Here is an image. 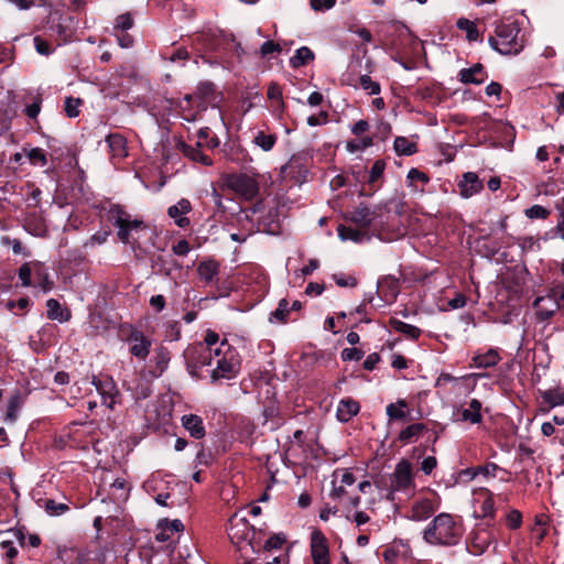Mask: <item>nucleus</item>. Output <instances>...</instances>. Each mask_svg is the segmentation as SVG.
I'll use <instances>...</instances> for the list:
<instances>
[{
    "label": "nucleus",
    "instance_id": "39",
    "mask_svg": "<svg viewBox=\"0 0 564 564\" xmlns=\"http://www.w3.org/2000/svg\"><path fill=\"white\" fill-rule=\"evenodd\" d=\"M408 403L405 400L400 399L395 403H390L387 405V415L390 420H403L406 417Z\"/></svg>",
    "mask_w": 564,
    "mask_h": 564
},
{
    "label": "nucleus",
    "instance_id": "9",
    "mask_svg": "<svg viewBox=\"0 0 564 564\" xmlns=\"http://www.w3.org/2000/svg\"><path fill=\"white\" fill-rule=\"evenodd\" d=\"M170 360V350L164 346L156 347L147 367L140 371L141 378L156 379L161 377L167 369Z\"/></svg>",
    "mask_w": 564,
    "mask_h": 564
},
{
    "label": "nucleus",
    "instance_id": "18",
    "mask_svg": "<svg viewBox=\"0 0 564 564\" xmlns=\"http://www.w3.org/2000/svg\"><path fill=\"white\" fill-rule=\"evenodd\" d=\"M128 343L130 345L129 351L133 357L142 361L147 359L152 346L150 338L142 332L133 330L128 338Z\"/></svg>",
    "mask_w": 564,
    "mask_h": 564
},
{
    "label": "nucleus",
    "instance_id": "61",
    "mask_svg": "<svg viewBox=\"0 0 564 564\" xmlns=\"http://www.w3.org/2000/svg\"><path fill=\"white\" fill-rule=\"evenodd\" d=\"M144 379L147 380V382L145 383H141L140 386H138L135 388V397L138 399H147L152 393L150 381H152L153 379H149V378H144Z\"/></svg>",
    "mask_w": 564,
    "mask_h": 564
},
{
    "label": "nucleus",
    "instance_id": "16",
    "mask_svg": "<svg viewBox=\"0 0 564 564\" xmlns=\"http://www.w3.org/2000/svg\"><path fill=\"white\" fill-rule=\"evenodd\" d=\"M311 555L314 564H330L327 539L318 529L311 533Z\"/></svg>",
    "mask_w": 564,
    "mask_h": 564
},
{
    "label": "nucleus",
    "instance_id": "44",
    "mask_svg": "<svg viewBox=\"0 0 564 564\" xmlns=\"http://www.w3.org/2000/svg\"><path fill=\"white\" fill-rule=\"evenodd\" d=\"M26 156L32 165L45 166L47 163L46 153L41 148H34L28 151Z\"/></svg>",
    "mask_w": 564,
    "mask_h": 564
},
{
    "label": "nucleus",
    "instance_id": "5",
    "mask_svg": "<svg viewBox=\"0 0 564 564\" xmlns=\"http://www.w3.org/2000/svg\"><path fill=\"white\" fill-rule=\"evenodd\" d=\"M183 358L188 375L194 379H200V370L204 367L214 365V349H209L206 345L194 343L183 351Z\"/></svg>",
    "mask_w": 564,
    "mask_h": 564
},
{
    "label": "nucleus",
    "instance_id": "36",
    "mask_svg": "<svg viewBox=\"0 0 564 564\" xmlns=\"http://www.w3.org/2000/svg\"><path fill=\"white\" fill-rule=\"evenodd\" d=\"M47 317L50 319H56L61 323L69 319L70 315L68 312L64 313L59 302L55 299H50L46 302Z\"/></svg>",
    "mask_w": 564,
    "mask_h": 564
},
{
    "label": "nucleus",
    "instance_id": "45",
    "mask_svg": "<svg viewBox=\"0 0 564 564\" xmlns=\"http://www.w3.org/2000/svg\"><path fill=\"white\" fill-rule=\"evenodd\" d=\"M286 542V538L284 534L282 533H279V534H273L271 538H269L267 540V542L264 543V551L265 552H272L274 550H278L279 553L280 552H283L281 549L283 546V544Z\"/></svg>",
    "mask_w": 564,
    "mask_h": 564
},
{
    "label": "nucleus",
    "instance_id": "13",
    "mask_svg": "<svg viewBox=\"0 0 564 564\" xmlns=\"http://www.w3.org/2000/svg\"><path fill=\"white\" fill-rule=\"evenodd\" d=\"M474 511L479 518H494L495 517V502L492 492L487 488H479L474 491Z\"/></svg>",
    "mask_w": 564,
    "mask_h": 564
},
{
    "label": "nucleus",
    "instance_id": "40",
    "mask_svg": "<svg viewBox=\"0 0 564 564\" xmlns=\"http://www.w3.org/2000/svg\"><path fill=\"white\" fill-rule=\"evenodd\" d=\"M276 142L275 134L272 133H265L264 131H257V133L253 137V143L261 148L263 151L268 152L273 149L274 144Z\"/></svg>",
    "mask_w": 564,
    "mask_h": 564
},
{
    "label": "nucleus",
    "instance_id": "8",
    "mask_svg": "<svg viewBox=\"0 0 564 564\" xmlns=\"http://www.w3.org/2000/svg\"><path fill=\"white\" fill-rule=\"evenodd\" d=\"M227 186L245 199H253L259 194L257 180L248 174H232L227 177Z\"/></svg>",
    "mask_w": 564,
    "mask_h": 564
},
{
    "label": "nucleus",
    "instance_id": "62",
    "mask_svg": "<svg viewBox=\"0 0 564 564\" xmlns=\"http://www.w3.org/2000/svg\"><path fill=\"white\" fill-rule=\"evenodd\" d=\"M18 417V398H11L9 401L7 414H6V421L8 422H14Z\"/></svg>",
    "mask_w": 564,
    "mask_h": 564
},
{
    "label": "nucleus",
    "instance_id": "6",
    "mask_svg": "<svg viewBox=\"0 0 564 564\" xmlns=\"http://www.w3.org/2000/svg\"><path fill=\"white\" fill-rule=\"evenodd\" d=\"M415 489L412 465L406 459H401L390 476V491L388 499L393 500L394 492L410 495Z\"/></svg>",
    "mask_w": 564,
    "mask_h": 564
},
{
    "label": "nucleus",
    "instance_id": "31",
    "mask_svg": "<svg viewBox=\"0 0 564 564\" xmlns=\"http://www.w3.org/2000/svg\"><path fill=\"white\" fill-rule=\"evenodd\" d=\"M359 403L352 399H344L337 406V417L341 422H348L359 412Z\"/></svg>",
    "mask_w": 564,
    "mask_h": 564
},
{
    "label": "nucleus",
    "instance_id": "2",
    "mask_svg": "<svg viewBox=\"0 0 564 564\" xmlns=\"http://www.w3.org/2000/svg\"><path fill=\"white\" fill-rule=\"evenodd\" d=\"M520 31L516 22H499L496 24L494 34L489 36L488 43L501 55H519L525 46V40Z\"/></svg>",
    "mask_w": 564,
    "mask_h": 564
},
{
    "label": "nucleus",
    "instance_id": "55",
    "mask_svg": "<svg viewBox=\"0 0 564 564\" xmlns=\"http://www.w3.org/2000/svg\"><path fill=\"white\" fill-rule=\"evenodd\" d=\"M364 357V352L358 348H345L341 351V359L344 361H358Z\"/></svg>",
    "mask_w": 564,
    "mask_h": 564
},
{
    "label": "nucleus",
    "instance_id": "14",
    "mask_svg": "<svg viewBox=\"0 0 564 564\" xmlns=\"http://www.w3.org/2000/svg\"><path fill=\"white\" fill-rule=\"evenodd\" d=\"M438 508V503L435 498H420L415 500L410 510L406 513V518L421 522L427 520Z\"/></svg>",
    "mask_w": 564,
    "mask_h": 564
},
{
    "label": "nucleus",
    "instance_id": "57",
    "mask_svg": "<svg viewBox=\"0 0 564 564\" xmlns=\"http://www.w3.org/2000/svg\"><path fill=\"white\" fill-rule=\"evenodd\" d=\"M289 554L286 552H280L278 555H273L271 560L265 561L264 563L250 561L246 564H289Z\"/></svg>",
    "mask_w": 564,
    "mask_h": 564
},
{
    "label": "nucleus",
    "instance_id": "32",
    "mask_svg": "<svg viewBox=\"0 0 564 564\" xmlns=\"http://www.w3.org/2000/svg\"><path fill=\"white\" fill-rule=\"evenodd\" d=\"M500 356L496 349L490 348L485 354L476 355L473 358V366L476 368H490L496 366L500 361Z\"/></svg>",
    "mask_w": 564,
    "mask_h": 564
},
{
    "label": "nucleus",
    "instance_id": "25",
    "mask_svg": "<svg viewBox=\"0 0 564 564\" xmlns=\"http://www.w3.org/2000/svg\"><path fill=\"white\" fill-rule=\"evenodd\" d=\"M202 142L197 141L195 145L186 144L184 142H181L178 145V149L188 159H191L194 162H199L203 165L209 166L213 164V161L209 156L205 155L200 148Z\"/></svg>",
    "mask_w": 564,
    "mask_h": 564
},
{
    "label": "nucleus",
    "instance_id": "17",
    "mask_svg": "<svg viewBox=\"0 0 564 564\" xmlns=\"http://www.w3.org/2000/svg\"><path fill=\"white\" fill-rule=\"evenodd\" d=\"M380 216L378 208L370 209L368 206L360 204L354 210L349 212L347 219L368 231Z\"/></svg>",
    "mask_w": 564,
    "mask_h": 564
},
{
    "label": "nucleus",
    "instance_id": "56",
    "mask_svg": "<svg viewBox=\"0 0 564 564\" xmlns=\"http://www.w3.org/2000/svg\"><path fill=\"white\" fill-rule=\"evenodd\" d=\"M338 477H340V485L343 486H351L354 482H355V476L352 475V473L346 470V469H341V470H336L334 473V479H338Z\"/></svg>",
    "mask_w": 564,
    "mask_h": 564
},
{
    "label": "nucleus",
    "instance_id": "50",
    "mask_svg": "<svg viewBox=\"0 0 564 564\" xmlns=\"http://www.w3.org/2000/svg\"><path fill=\"white\" fill-rule=\"evenodd\" d=\"M83 101L79 98L67 97L65 99V112L67 117L75 118L79 113V106Z\"/></svg>",
    "mask_w": 564,
    "mask_h": 564
},
{
    "label": "nucleus",
    "instance_id": "12",
    "mask_svg": "<svg viewBox=\"0 0 564 564\" xmlns=\"http://www.w3.org/2000/svg\"><path fill=\"white\" fill-rule=\"evenodd\" d=\"M228 535L235 544L249 541L253 535V529L246 517L235 513L229 519Z\"/></svg>",
    "mask_w": 564,
    "mask_h": 564
},
{
    "label": "nucleus",
    "instance_id": "47",
    "mask_svg": "<svg viewBox=\"0 0 564 564\" xmlns=\"http://www.w3.org/2000/svg\"><path fill=\"white\" fill-rule=\"evenodd\" d=\"M360 87L370 95L380 94V84L372 80L369 75H362L359 78Z\"/></svg>",
    "mask_w": 564,
    "mask_h": 564
},
{
    "label": "nucleus",
    "instance_id": "21",
    "mask_svg": "<svg viewBox=\"0 0 564 564\" xmlns=\"http://www.w3.org/2000/svg\"><path fill=\"white\" fill-rule=\"evenodd\" d=\"M110 156L115 160H123L128 156L127 140L119 133H110L106 138Z\"/></svg>",
    "mask_w": 564,
    "mask_h": 564
},
{
    "label": "nucleus",
    "instance_id": "48",
    "mask_svg": "<svg viewBox=\"0 0 564 564\" xmlns=\"http://www.w3.org/2000/svg\"><path fill=\"white\" fill-rule=\"evenodd\" d=\"M386 163L382 160H377L369 171L368 183L375 184L383 175Z\"/></svg>",
    "mask_w": 564,
    "mask_h": 564
},
{
    "label": "nucleus",
    "instance_id": "26",
    "mask_svg": "<svg viewBox=\"0 0 564 564\" xmlns=\"http://www.w3.org/2000/svg\"><path fill=\"white\" fill-rule=\"evenodd\" d=\"M338 236L341 240H350L354 242H362L370 240L369 232L360 227L354 228L351 226L339 225L337 228Z\"/></svg>",
    "mask_w": 564,
    "mask_h": 564
},
{
    "label": "nucleus",
    "instance_id": "28",
    "mask_svg": "<svg viewBox=\"0 0 564 564\" xmlns=\"http://www.w3.org/2000/svg\"><path fill=\"white\" fill-rule=\"evenodd\" d=\"M481 402L477 399L470 400L466 408L460 411L462 421L471 424H480L482 422Z\"/></svg>",
    "mask_w": 564,
    "mask_h": 564
},
{
    "label": "nucleus",
    "instance_id": "3",
    "mask_svg": "<svg viewBox=\"0 0 564 564\" xmlns=\"http://www.w3.org/2000/svg\"><path fill=\"white\" fill-rule=\"evenodd\" d=\"M215 367L210 370L212 382L235 378L240 370V357L226 339L214 349Z\"/></svg>",
    "mask_w": 564,
    "mask_h": 564
},
{
    "label": "nucleus",
    "instance_id": "20",
    "mask_svg": "<svg viewBox=\"0 0 564 564\" xmlns=\"http://www.w3.org/2000/svg\"><path fill=\"white\" fill-rule=\"evenodd\" d=\"M192 212V204L188 199L182 198L175 205L167 209V215L174 220L175 225L180 228H186L191 221L186 217Z\"/></svg>",
    "mask_w": 564,
    "mask_h": 564
},
{
    "label": "nucleus",
    "instance_id": "41",
    "mask_svg": "<svg viewBox=\"0 0 564 564\" xmlns=\"http://www.w3.org/2000/svg\"><path fill=\"white\" fill-rule=\"evenodd\" d=\"M290 314V304L285 299H282L278 307L270 314V322L285 323Z\"/></svg>",
    "mask_w": 564,
    "mask_h": 564
},
{
    "label": "nucleus",
    "instance_id": "30",
    "mask_svg": "<svg viewBox=\"0 0 564 564\" xmlns=\"http://www.w3.org/2000/svg\"><path fill=\"white\" fill-rule=\"evenodd\" d=\"M427 431V426L424 423H413L403 429L398 436V440L404 444H409L417 441L424 432Z\"/></svg>",
    "mask_w": 564,
    "mask_h": 564
},
{
    "label": "nucleus",
    "instance_id": "46",
    "mask_svg": "<svg viewBox=\"0 0 564 564\" xmlns=\"http://www.w3.org/2000/svg\"><path fill=\"white\" fill-rule=\"evenodd\" d=\"M44 509L50 516H59L68 511L66 503L56 502L52 499H47L44 502Z\"/></svg>",
    "mask_w": 564,
    "mask_h": 564
},
{
    "label": "nucleus",
    "instance_id": "37",
    "mask_svg": "<svg viewBox=\"0 0 564 564\" xmlns=\"http://www.w3.org/2000/svg\"><path fill=\"white\" fill-rule=\"evenodd\" d=\"M314 59V53L307 46L296 50L295 55L291 57L290 63L293 67H301Z\"/></svg>",
    "mask_w": 564,
    "mask_h": 564
},
{
    "label": "nucleus",
    "instance_id": "49",
    "mask_svg": "<svg viewBox=\"0 0 564 564\" xmlns=\"http://www.w3.org/2000/svg\"><path fill=\"white\" fill-rule=\"evenodd\" d=\"M524 214L530 219H545L550 216L551 212L541 205H533L527 208Z\"/></svg>",
    "mask_w": 564,
    "mask_h": 564
},
{
    "label": "nucleus",
    "instance_id": "38",
    "mask_svg": "<svg viewBox=\"0 0 564 564\" xmlns=\"http://www.w3.org/2000/svg\"><path fill=\"white\" fill-rule=\"evenodd\" d=\"M393 148L399 155H412L417 151L416 144L405 137H397Z\"/></svg>",
    "mask_w": 564,
    "mask_h": 564
},
{
    "label": "nucleus",
    "instance_id": "54",
    "mask_svg": "<svg viewBox=\"0 0 564 564\" xmlns=\"http://www.w3.org/2000/svg\"><path fill=\"white\" fill-rule=\"evenodd\" d=\"M34 46L36 52L41 55L47 56L53 52L51 44L40 35L34 37Z\"/></svg>",
    "mask_w": 564,
    "mask_h": 564
},
{
    "label": "nucleus",
    "instance_id": "64",
    "mask_svg": "<svg viewBox=\"0 0 564 564\" xmlns=\"http://www.w3.org/2000/svg\"><path fill=\"white\" fill-rule=\"evenodd\" d=\"M556 209L560 213V219L557 221L556 229L561 238L564 240V198L561 200L560 204L556 205Z\"/></svg>",
    "mask_w": 564,
    "mask_h": 564
},
{
    "label": "nucleus",
    "instance_id": "15",
    "mask_svg": "<svg viewBox=\"0 0 564 564\" xmlns=\"http://www.w3.org/2000/svg\"><path fill=\"white\" fill-rule=\"evenodd\" d=\"M93 384L102 398V403L109 409H113L117 404L120 393L116 382L110 377L94 378Z\"/></svg>",
    "mask_w": 564,
    "mask_h": 564
},
{
    "label": "nucleus",
    "instance_id": "27",
    "mask_svg": "<svg viewBox=\"0 0 564 564\" xmlns=\"http://www.w3.org/2000/svg\"><path fill=\"white\" fill-rule=\"evenodd\" d=\"M182 424L184 429L191 434V436L199 440L205 436V427L203 420L195 414L183 415Z\"/></svg>",
    "mask_w": 564,
    "mask_h": 564
},
{
    "label": "nucleus",
    "instance_id": "51",
    "mask_svg": "<svg viewBox=\"0 0 564 564\" xmlns=\"http://www.w3.org/2000/svg\"><path fill=\"white\" fill-rule=\"evenodd\" d=\"M133 26V19L130 13H123L117 17L115 29L127 31Z\"/></svg>",
    "mask_w": 564,
    "mask_h": 564
},
{
    "label": "nucleus",
    "instance_id": "19",
    "mask_svg": "<svg viewBox=\"0 0 564 564\" xmlns=\"http://www.w3.org/2000/svg\"><path fill=\"white\" fill-rule=\"evenodd\" d=\"M494 541V534L489 529L479 528L471 532L468 550L475 555H480L487 551L491 542Z\"/></svg>",
    "mask_w": 564,
    "mask_h": 564
},
{
    "label": "nucleus",
    "instance_id": "33",
    "mask_svg": "<svg viewBox=\"0 0 564 564\" xmlns=\"http://www.w3.org/2000/svg\"><path fill=\"white\" fill-rule=\"evenodd\" d=\"M200 280L212 283L219 273V265L214 260H207L199 263L197 268Z\"/></svg>",
    "mask_w": 564,
    "mask_h": 564
},
{
    "label": "nucleus",
    "instance_id": "60",
    "mask_svg": "<svg viewBox=\"0 0 564 564\" xmlns=\"http://www.w3.org/2000/svg\"><path fill=\"white\" fill-rule=\"evenodd\" d=\"M268 98L271 100H276L279 102V107L283 108L284 104L282 101V91L278 84H271L268 88Z\"/></svg>",
    "mask_w": 564,
    "mask_h": 564
},
{
    "label": "nucleus",
    "instance_id": "1",
    "mask_svg": "<svg viewBox=\"0 0 564 564\" xmlns=\"http://www.w3.org/2000/svg\"><path fill=\"white\" fill-rule=\"evenodd\" d=\"M463 533L460 518L443 512L426 525L423 539L431 545L454 546L459 543Z\"/></svg>",
    "mask_w": 564,
    "mask_h": 564
},
{
    "label": "nucleus",
    "instance_id": "42",
    "mask_svg": "<svg viewBox=\"0 0 564 564\" xmlns=\"http://www.w3.org/2000/svg\"><path fill=\"white\" fill-rule=\"evenodd\" d=\"M457 28L459 30H463L466 32V37L468 41L470 42H474V41H477L478 37H479V32L475 25L474 22L467 20V19H464V18H460L458 21H457Z\"/></svg>",
    "mask_w": 564,
    "mask_h": 564
},
{
    "label": "nucleus",
    "instance_id": "34",
    "mask_svg": "<svg viewBox=\"0 0 564 564\" xmlns=\"http://www.w3.org/2000/svg\"><path fill=\"white\" fill-rule=\"evenodd\" d=\"M33 278L43 292H48L52 290L53 281L50 278L47 268L43 263L35 262V272Z\"/></svg>",
    "mask_w": 564,
    "mask_h": 564
},
{
    "label": "nucleus",
    "instance_id": "4",
    "mask_svg": "<svg viewBox=\"0 0 564 564\" xmlns=\"http://www.w3.org/2000/svg\"><path fill=\"white\" fill-rule=\"evenodd\" d=\"M220 99V94L216 90L213 83H200L195 93L193 95H186L181 102L182 118L186 121H195L197 119V112H193L189 109L193 102L197 104L199 112L206 110L209 106L217 107Z\"/></svg>",
    "mask_w": 564,
    "mask_h": 564
},
{
    "label": "nucleus",
    "instance_id": "35",
    "mask_svg": "<svg viewBox=\"0 0 564 564\" xmlns=\"http://www.w3.org/2000/svg\"><path fill=\"white\" fill-rule=\"evenodd\" d=\"M391 327L410 339H416L421 335V329L414 325L408 324L400 319L392 318L390 321Z\"/></svg>",
    "mask_w": 564,
    "mask_h": 564
},
{
    "label": "nucleus",
    "instance_id": "22",
    "mask_svg": "<svg viewBox=\"0 0 564 564\" xmlns=\"http://www.w3.org/2000/svg\"><path fill=\"white\" fill-rule=\"evenodd\" d=\"M542 399L541 404L546 405L545 409H541L544 412H549L551 409L564 405V388L554 387L544 391H540Z\"/></svg>",
    "mask_w": 564,
    "mask_h": 564
},
{
    "label": "nucleus",
    "instance_id": "24",
    "mask_svg": "<svg viewBox=\"0 0 564 564\" xmlns=\"http://www.w3.org/2000/svg\"><path fill=\"white\" fill-rule=\"evenodd\" d=\"M463 197L468 198L479 193L482 188V183L474 172H467L463 175L458 184Z\"/></svg>",
    "mask_w": 564,
    "mask_h": 564
},
{
    "label": "nucleus",
    "instance_id": "29",
    "mask_svg": "<svg viewBox=\"0 0 564 564\" xmlns=\"http://www.w3.org/2000/svg\"><path fill=\"white\" fill-rule=\"evenodd\" d=\"M459 80L464 84H481L485 80V70L481 64H475L470 68L459 70Z\"/></svg>",
    "mask_w": 564,
    "mask_h": 564
},
{
    "label": "nucleus",
    "instance_id": "10",
    "mask_svg": "<svg viewBox=\"0 0 564 564\" xmlns=\"http://www.w3.org/2000/svg\"><path fill=\"white\" fill-rule=\"evenodd\" d=\"M110 213L113 218L115 226L118 227V238L123 243H128L131 230L141 227L142 220L131 219V216L120 206L112 207Z\"/></svg>",
    "mask_w": 564,
    "mask_h": 564
},
{
    "label": "nucleus",
    "instance_id": "52",
    "mask_svg": "<svg viewBox=\"0 0 564 564\" xmlns=\"http://www.w3.org/2000/svg\"><path fill=\"white\" fill-rule=\"evenodd\" d=\"M408 181L410 182V185H414L417 182L426 184L430 181V178L425 173L421 172L420 170L411 169L408 173Z\"/></svg>",
    "mask_w": 564,
    "mask_h": 564
},
{
    "label": "nucleus",
    "instance_id": "43",
    "mask_svg": "<svg viewBox=\"0 0 564 564\" xmlns=\"http://www.w3.org/2000/svg\"><path fill=\"white\" fill-rule=\"evenodd\" d=\"M35 272V262L23 263L19 269V279L23 286H30L32 284V276Z\"/></svg>",
    "mask_w": 564,
    "mask_h": 564
},
{
    "label": "nucleus",
    "instance_id": "23",
    "mask_svg": "<svg viewBox=\"0 0 564 564\" xmlns=\"http://www.w3.org/2000/svg\"><path fill=\"white\" fill-rule=\"evenodd\" d=\"M184 530V525L181 520H160L158 523V533L155 539L159 542H165L171 539L175 533H180Z\"/></svg>",
    "mask_w": 564,
    "mask_h": 564
},
{
    "label": "nucleus",
    "instance_id": "7",
    "mask_svg": "<svg viewBox=\"0 0 564 564\" xmlns=\"http://www.w3.org/2000/svg\"><path fill=\"white\" fill-rule=\"evenodd\" d=\"M533 306L540 321L551 318L561 307H564V290L555 289L545 296L536 297Z\"/></svg>",
    "mask_w": 564,
    "mask_h": 564
},
{
    "label": "nucleus",
    "instance_id": "63",
    "mask_svg": "<svg viewBox=\"0 0 564 564\" xmlns=\"http://www.w3.org/2000/svg\"><path fill=\"white\" fill-rule=\"evenodd\" d=\"M108 236H109L108 231H98L89 238V240L85 243V246L94 247L95 245H102L107 241Z\"/></svg>",
    "mask_w": 564,
    "mask_h": 564
},
{
    "label": "nucleus",
    "instance_id": "53",
    "mask_svg": "<svg viewBox=\"0 0 564 564\" xmlns=\"http://www.w3.org/2000/svg\"><path fill=\"white\" fill-rule=\"evenodd\" d=\"M506 520H507V525L510 529L516 530V529L520 528L522 524V514L518 510H511L507 514Z\"/></svg>",
    "mask_w": 564,
    "mask_h": 564
},
{
    "label": "nucleus",
    "instance_id": "58",
    "mask_svg": "<svg viewBox=\"0 0 564 564\" xmlns=\"http://www.w3.org/2000/svg\"><path fill=\"white\" fill-rule=\"evenodd\" d=\"M280 52H281V46L273 41H267L260 47V54L262 57L269 56L273 53H280Z\"/></svg>",
    "mask_w": 564,
    "mask_h": 564
},
{
    "label": "nucleus",
    "instance_id": "59",
    "mask_svg": "<svg viewBox=\"0 0 564 564\" xmlns=\"http://www.w3.org/2000/svg\"><path fill=\"white\" fill-rule=\"evenodd\" d=\"M219 343V335L212 330V329H208L206 332V335L204 337V340L203 341H199L197 343L198 345H206L209 347V349H215L216 345Z\"/></svg>",
    "mask_w": 564,
    "mask_h": 564
},
{
    "label": "nucleus",
    "instance_id": "11",
    "mask_svg": "<svg viewBox=\"0 0 564 564\" xmlns=\"http://www.w3.org/2000/svg\"><path fill=\"white\" fill-rule=\"evenodd\" d=\"M307 161V158L303 154L293 155L281 169L283 177L290 178L296 184L305 182L308 172Z\"/></svg>",
    "mask_w": 564,
    "mask_h": 564
}]
</instances>
